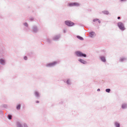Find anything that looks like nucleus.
<instances>
[{
  "label": "nucleus",
  "instance_id": "f3484780",
  "mask_svg": "<svg viewBox=\"0 0 127 127\" xmlns=\"http://www.w3.org/2000/svg\"><path fill=\"white\" fill-rule=\"evenodd\" d=\"M33 30L34 32H37V28L36 27L34 28L33 29Z\"/></svg>",
  "mask_w": 127,
  "mask_h": 127
},
{
  "label": "nucleus",
  "instance_id": "b1692460",
  "mask_svg": "<svg viewBox=\"0 0 127 127\" xmlns=\"http://www.w3.org/2000/svg\"><path fill=\"white\" fill-rule=\"evenodd\" d=\"M27 59V58L25 56L24 57V60H26Z\"/></svg>",
  "mask_w": 127,
  "mask_h": 127
},
{
  "label": "nucleus",
  "instance_id": "20e7f679",
  "mask_svg": "<svg viewBox=\"0 0 127 127\" xmlns=\"http://www.w3.org/2000/svg\"><path fill=\"white\" fill-rule=\"evenodd\" d=\"M69 6H78L79 5V4L78 3H70L69 4Z\"/></svg>",
  "mask_w": 127,
  "mask_h": 127
},
{
  "label": "nucleus",
  "instance_id": "f03ea898",
  "mask_svg": "<svg viewBox=\"0 0 127 127\" xmlns=\"http://www.w3.org/2000/svg\"><path fill=\"white\" fill-rule=\"evenodd\" d=\"M118 25L121 30H124L125 29L123 24L121 22L119 23L118 24Z\"/></svg>",
  "mask_w": 127,
  "mask_h": 127
},
{
  "label": "nucleus",
  "instance_id": "423d86ee",
  "mask_svg": "<svg viewBox=\"0 0 127 127\" xmlns=\"http://www.w3.org/2000/svg\"><path fill=\"white\" fill-rule=\"evenodd\" d=\"M90 36L91 37H93L96 35L95 33L94 32L90 33Z\"/></svg>",
  "mask_w": 127,
  "mask_h": 127
},
{
  "label": "nucleus",
  "instance_id": "a878e982",
  "mask_svg": "<svg viewBox=\"0 0 127 127\" xmlns=\"http://www.w3.org/2000/svg\"><path fill=\"white\" fill-rule=\"evenodd\" d=\"M24 125V127H28L26 124H25Z\"/></svg>",
  "mask_w": 127,
  "mask_h": 127
},
{
  "label": "nucleus",
  "instance_id": "4be33fe9",
  "mask_svg": "<svg viewBox=\"0 0 127 127\" xmlns=\"http://www.w3.org/2000/svg\"><path fill=\"white\" fill-rule=\"evenodd\" d=\"M98 20V19H95L93 20V21L94 22H95L97 21Z\"/></svg>",
  "mask_w": 127,
  "mask_h": 127
},
{
  "label": "nucleus",
  "instance_id": "1a4fd4ad",
  "mask_svg": "<svg viewBox=\"0 0 127 127\" xmlns=\"http://www.w3.org/2000/svg\"><path fill=\"white\" fill-rule=\"evenodd\" d=\"M101 59L103 62H105V57L103 56H101L100 57Z\"/></svg>",
  "mask_w": 127,
  "mask_h": 127
},
{
  "label": "nucleus",
  "instance_id": "393cba45",
  "mask_svg": "<svg viewBox=\"0 0 127 127\" xmlns=\"http://www.w3.org/2000/svg\"><path fill=\"white\" fill-rule=\"evenodd\" d=\"M24 25L25 26H28V25H27V24L26 23H25L24 24Z\"/></svg>",
  "mask_w": 127,
  "mask_h": 127
},
{
  "label": "nucleus",
  "instance_id": "9d476101",
  "mask_svg": "<svg viewBox=\"0 0 127 127\" xmlns=\"http://www.w3.org/2000/svg\"><path fill=\"white\" fill-rule=\"evenodd\" d=\"M127 107V105L126 104H124L122 105V108H125Z\"/></svg>",
  "mask_w": 127,
  "mask_h": 127
},
{
  "label": "nucleus",
  "instance_id": "dca6fc26",
  "mask_svg": "<svg viewBox=\"0 0 127 127\" xmlns=\"http://www.w3.org/2000/svg\"><path fill=\"white\" fill-rule=\"evenodd\" d=\"M35 95L36 96L38 97L39 96V93L36 92H35Z\"/></svg>",
  "mask_w": 127,
  "mask_h": 127
},
{
  "label": "nucleus",
  "instance_id": "412c9836",
  "mask_svg": "<svg viewBox=\"0 0 127 127\" xmlns=\"http://www.w3.org/2000/svg\"><path fill=\"white\" fill-rule=\"evenodd\" d=\"M8 118L9 119H11V116L10 115H8Z\"/></svg>",
  "mask_w": 127,
  "mask_h": 127
},
{
  "label": "nucleus",
  "instance_id": "c85d7f7f",
  "mask_svg": "<svg viewBox=\"0 0 127 127\" xmlns=\"http://www.w3.org/2000/svg\"><path fill=\"white\" fill-rule=\"evenodd\" d=\"M100 91V89H98L97 90V91Z\"/></svg>",
  "mask_w": 127,
  "mask_h": 127
},
{
  "label": "nucleus",
  "instance_id": "2eb2a0df",
  "mask_svg": "<svg viewBox=\"0 0 127 127\" xmlns=\"http://www.w3.org/2000/svg\"><path fill=\"white\" fill-rule=\"evenodd\" d=\"M17 126L18 127H22L21 124L19 123H17Z\"/></svg>",
  "mask_w": 127,
  "mask_h": 127
},
{
  "label": "nucleus",
  "instance_id": "0eeeda50",
  "mask_svg": "<svg viewBox=\"0 0 127 127\" xmlns=\"http://www.w3.org/2000/svg\"><path fill=\"white\" fill-rule=\"evenodd\" d=\"M5 61L2 59H0V63L1 64L3 65L4 64H5Z\"/></svg>",
  "mask_w": 127,
  "mask_h": 127
},
{
  "label": "nucleus",
  "instance_id": "6ab92c4d",
  "mask_svg": "<svg viewBox=\"0 0 127 127\" xmlns=\"http://www.w3.org/2000/svg\"><path fill=\"white\" fill-rule=\"evenodd\" d=\"M70 81L69 80H67L66 81L67 83L68 84H70Z\"/></svg>",
  "mask_w": 127,
  "mask_h": 127
},
{
  "label": "nucleus",
  "instance_id": "c756f323",
  "mask_svg": "<svg viewBox=\"0 0 127 127\" xmlns=\"http://www.w3.org/2000/svg\"><path fill=\"white\" fill-rule=\"evenodd\" d=\"M36 103H38L39 102L38 101H37L36 102Z\"/></svg>",
  "mask_w": 127,
  "mask_h": 127
},
{
  "label": "nucleus",
  "instance_id": "5701e85b",
  "mask_svg": "<svg viewBox=\"0 0 127 127\" xmlns=\"http://www.w3.org/2000/svg\"><path fill=\"white\" fill-rule=\"evenodd\" d=\"M125 58H122L121 59V62H122L124 61V60H125Z\"/></svg>",
  "mask_w": 127,
  "mask_h": 127
},
{
  "label": "nucleus",
  "instance_id": "39448f33",
  "mask_svg": "<svg viewBox=\"0 0 127 127\" xmlns=\"http://www.w3.org/2000/svg\"><path fill=\"white\" fill-rule=\"evenodd\" d=\"M57 63L56 62H54L53 63H50L48 64L47 65V66H53L55 65Z\"/></svg>",
  "mask_w": 127,
  "mask_h": 127
},
{
  "label": "nucleus",
  "instance_id": "7ed1b4c3",
  "mask_svg": "<svg viewBox=\"0 0 127 127\" xmlns=\"http://www.w3.org/2000/svg\"><path fill=\"white\" fill-rule=\"evenodd\" d=\"M65 24L69 26H71L73 25L74 24L73 22L70 21H66L65 22Z\"/></svg>",
  "mask_w": 127,
  "mask_h": 127
},
{
  "label": "nucleus",
  "instance_id": "a211bd4d",
  "mask_svg": "<svg viewBox=\"0 0 127 127\" xmlns=\"http://www.w3.org/2000/svg\"><path fill=\"white\" fill-rule=\"evenodd\" d=\"M110 89H107L106 90V92L109 93L110 91Z\"/></svg>",
  "mask_w": 127,
  "mask_h": 127
},
{
  "label": "nucleus",
  "instance_id": "f8f14e48",
  "mask_svg": "<svg viewBox=\"0 0 127 127\" xmlns=\"http://www.w3.org/2000/svg\"><path fill=\"white\" fill-rule=\"evenodd\" d=\"M77 37L81 40H83V38L78 36H77Z\"/></svg>",
  "mask_w": 127,
  "mask_h": 127
},
{
  "label": "nucleus",
  "instance_id": "6e6552de",
  "mask_svg": "<svg viewBox=\"0 0 127 127\" xmlns=\"http://www.w3.org/2000/svg\"><path fill=\"white\" fill-rule=\"evenodd\" d=\"M79 61L81 62V63H82L83 64H86V61H85L84 60H82V59H80L79 60Z\"/></svg>",
  "mask_w": 127,
  "mask_h": 127
},
{
  "label": "nucleus",
  "instance_id": "bb28decb",
  "mask_svg": "<svg viewBox=\"0 0 127 127\" xmlns=\"http://www.w3.org/2000/svg\"><path fill=\"white\" fill-rule=\"evenodd\" d=\"M98 21V22L99 23H100V20H99L98 19L97 20Z\"/></svg>",
  "mask_w": 127,
  "mask_h": 127
},
{
  "label": "nucleus",
  "instance_id": "ddd939ff",
  "mask_svg": "<svg viewBox=\"0 0 127 127\" xmlns=\"http://www.w3.org/2000/svg\"><path fill=\"white\" fill-rule=\"evenodd\" d=\"M103 12L105 14H109V12L107 11H104Z\"/></svg>",
  "mask_w": 127,
  "mask_h": 127
},
{
  "label": "nucleus",
  "instance_id": "9b49d317",
  "mask_svg": "<svg viewBox=\"0 0 127 127\" xmlns=\"http://www.w3.org/2000/svg\"><path fill=\"white\" fill-rule=\"evenodd\" d=\"M60 37L59 35L53 38L54 40H57Z\"/></svg>",
  "mask_w": 127,
  "mask_h": 127
},
{
  "label": "nucleus",
  "instance_id": "aec40b11",
  "mask_svg": "<svg viewBox=\"0 0 127 127\" xmlns=\"http://www.w3.org/2000/svg\"><path fill=\"white\" fill-rule=\"evenodd\" d=\"M20 105H19L17 106V109L18 110L19 109H20Z\"/></svg>",
  "mask_w": 127,
  "mask_h": 127
},
{
  "label": "nucleus",
  "instance_id": "f257e3e1",
  "mask_svg": "<svg viewBox=\"0 0 127 127\" xmlns=\"http://www.w3.org/2000/svg\"><path fill=\"white\" fill-rule=\"evenodd\" d=\"M76 55L78 56L79 57H85L86 56V55L85 54H83L82 53L79 51H77L75 53Z\"/></svg>",
  "mask_w": 127,
  "mask_h": 127
},
{
  "label": "nucleus",
  "instance_id": "cd10ccee",
  "mask_svg": "<svg viewBox=\"0 0 127 127\" xmlns=\"http://www.w3.org/2000/svg\"><path fill=\"white\" fill-rule=\"evenodd\" d=\"M120 17H118V19H120Z\"/></svg>",
  "mask_w": 127,
  "mask_h": 127
},
{
  "label": "nucleus",
  "instance_id": "4468645a",
  "mask_svg": "<svg viewBox=\"0 0 127 127\" xmlns=\"http://www.w3.org/2000/svg\"><path fill=\"white\" fill-rule=\"evenodd\" d=\"M116 126V127H120V125L117 122H116L115 123Z\"/></svg>",
  "mask_w": 127,
  "mask_h": 127
}]
</instances>
